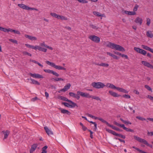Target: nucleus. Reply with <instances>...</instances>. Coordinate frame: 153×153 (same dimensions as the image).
Returning <instances> with one entry per match:
<instances>
[{
	"mask_svg": "<svg viewBox=\"0 0 153 153\" xmlns=\"http://www.w3.org/2000/svg\"><path fill=\"white\" fill-rule=\"evenodd\" d=\"M25 45L26 47L29 48H30L32 49H38V46L37 45L34 47L33 46L31 45L28 44H25Z\"/></svg>",
	"mask_w": 153,
	"mask_h": 153,
	"instance_id": "nucleus-25",
	"label": "nucleus"
},
{
	"mask_svg": "<svg viewBox=\"0 0 153 153\" xmlns=\"http://www.w3.org/2000/svg\"><path fill=\"white\" fill-rule=\"evenodd\" d=\"M91 98L93 99H95L97 101H101V99L98 97L92 95Z\"/></svg>",
	"mask_w": 153,
	"mask_h": 153,
	"instance_id": "nucleus-40",
	"label": "nucleus"
},
{
	"mask_svg": "<svg viewBox=\"0 0 153 153\" xmlns=\"http://www.w3.org/2000/svg\"><path fill=\"white\" fill-rule=\"evenodd\" d=\"M105 129L106 131L108 132V133H111L113 134V135L118 136L119 137H120L124 139L126 138V137L125 135H123L117 133L115 131L107 128H105Z\"/></svg>",
	"mask_w": 153,
	"mask_h": 153,
	"instance_id": "nucleus-4",
	"label": "nucleus"
},
{
	"mask_svg": "<svg viewBox=\"0 0 153 153\" xmlns=\"http://www.w3.org/2000/svg\"><path fill=\"white\" fill-rule=\"evenodd\" d=\"M146 35L148 37H150V38H152L153 37V34L151 31H147L146 32Z\"/></svg>",
	"mask_w": 153,
	"mask_h": 153,
	"instance_id": "nucleus-30",
	"label": "nucleus"
},
{
	"mask_svg": "<svg viewBox=\"0 0 153 153\" xmlns=\"http://www.w3.org/2000/svg\"><path fill=\"white\" fill-rule=\"evenodd\" d=\"M134 139L137 140L139 142L142 143L146 145L147 146L151 148H152V145L149 144L145 140L141 138L136 135H134Z\"/></svg>",
	"mask_w": 153,
	"mask_h": 153,
	"instance_id": "nucleus-2",
	"label": "nucleus"
},
{
	"mask_svg": "<svg viewBox=\"0 0 153 153\" xmlns=\"http://www.w3.org/2000/svg\"><path fill=\"white\" fill-rule=\"evenodd\" d=\"M142 19L139 17H137L134 20V22L136 23L139 24L140 25H141L142 24Z\"/></svg>",
	"mask_w": 153,
	"mask_h": 153,
	"instance_id": "nucleus-14",
	"label": "nucleus"
},
{
	"mask_svg": "<svg viewBox=\"0 0 153 153\" xmlns=\"http://www.w3.org/2000/svg\"><path fill=\"white\" fill-rule=\"evenodd\" d=\"M37 99H38V98L37 97H34L32 98L31 99V100L32 101H35L36 100H37Z\"/></svg>",
	"mask_w": 153,
	"mask_h": 153,
	"instance_id": "nucleus-63",
	"label": "nucleus"
},
{
	"mask_svg": "<svg viewBox=\"0 0 153 153\" xmlns=\"http://www.w3.org/2000/svg\"><path fill=\"white\" fill-rule=\"evenodd\" d=\"M69 102L72 104L71 105L70 104V107L71 108H74L75 107H78L76 103L73 102L71 100H70Z\"/></svg>",
	"mask_w": 153,
	"mask_h": 153,
	"instance_id": "nucleus-22",
	"label": "nucleus"
},
{
	"mask_svg": "<svg viewBox=\"0 0 153 153\" xmlns=\"http://www.w3.org/2000/svg\"><path fill=\"white\" fill-rule=\"evenodd\" d=\"M44 129L48 135L50 136L51 135H53V132L50 130L48 128L47 126H45L44 127Z\"/></svg>",
	"mask_w": 153,
	"mask_h": 153,
	"instance_id": "nucleus-16",
	"label": "nucleus"
},
{
	"mask_svg": "<svg viewBox=\"0 0 153 153\" xmlns=\"http://www.w3.org/2000/svg\"><path fill=\"white\" fill-rule=\"evenodd\" d=\"M140 51V53L142 54L143 55H145L147 53V52L146 51L142 49H141V51Z\"/></svg>",
	"mask_w": 153,
	"mask_h": 153,
	"instance_id": "nucleus-42",
	"label": "nucleus"
},
{
	"mask_svg": "<svg viewBox=\"0 0 153 153\" xmlns=\"http://www.w3.org/2000/svg\"><path fill=\"white\" fill-rule=\"evenodd\" d=\"M122 97L127 99H129L131 97L130 95L126 94L123 95Z\"/></svg>",
	"mask_w": 153,
	"mask_h": 153,
	"instance_id": "nucleus-51",
	"label": "nucleus"
},
{
	"mask_svg": "<svg viewBox=\"0 0 153 153\" xmlns=\"http://www.w3.org/2000/svg\"><path fill=\"white\" fill-rule=\"evenodd\" d=\"M30 80L31 81V83H32L33 84H38V82L37 81L32 78H30Z\"/></svg>",
	"mask_w": 153,
	"mask_h": 153,
	"instance_id": "nucleus-44",
	"label": "nucleus"
},
{
	"mask_svg": "<svg viewBox=\"0 0 153 153\" xmlns=\"http://www.w3.org/2000/svg\"><path fill=\"white\" fill-rule=\"evenodd\" d=\"M22 53L24 55H27L30 56H31V54L26 51H24Z\"/></svg>",
	"mask_w": 153,
	"mask_h": 153,
	"instance_id": "nucleus-53",
	"label": "nucleus"
},
{
	"mask_svg": "<svg viewBox=\"0 0 153 153\" xmlns=\"http://www.w3.org/2000/svg\"><path fill=\"white\" fill-rule=\"evenodd\" d=\"M9 40L11 42H12L13 43H15L16 44H18L17 41L16 40H15L14 39H9Z\"/></svg>",
	"mask_w": 153,
	"mask_h": 153,
	"instance_id": "nucleus-50",
	"label": "nucleus"
},
{
	"mask_svg": "<svg viewBox=\"0 0 153 153\" xmlns=\"http://www.w3.org/2000/svg\"><path fill=\"white\" fill-rule=\"evenodd\" d=\"M121 128H123V129L125 130L126 131L131 132H134V130L133 129H132L130 128H128L126 127L125 126V125L123 124H122V125Z\"/></svg>",
	"mask_w": 153,
	"mask_h": 153,
	"instance_id": "nucleus-18",
	"label": "nucleus"
},
{
	"mask_svg": "<svg viewBox=\"0 0 153 153\" xmlns=\"http://www.w3.org/2000/svg\"><path fill=\"white\" fill-rule=\"evenodd\" d=\"M136 14V12L133 11H129V15H134Z\"/></svg>",
	"mask_w": 153,
	"mask_h": 153,
	"instance_id": "nucleus-57",
	"label": "nucleus"
},
{
	"mask_svg": "<svg viewBox=\"0 0 153 153\" xmlns=\"http://www.w3.org/2000/svg\"><path fill=\"white\" fill-rule=\"evenodd\" d=\"M114 124H115V125H116V126H118L120 127L121 128L122 125V124H120L118 123H117V122L116 121H114Z\"/></svg>",
	"mask_w": 153,
	"mask_h": 153,
	"instance_id": "nucleus-55",
	"label": "nucleus"
},
{
	"mask_svg": "<svg viewBox=\"0 0 153 153\" xmlns=\"http://www.w3.org/2000/svg\"><path fill=\"white\" fill-rule=\"evenodd\" d=\"M18 6L20 7L25 10H28L29 7L22 4H19Z\"/></svg>",
	"mask_w": 153,
	"mask_h": 153,
	"instance_id": "nucleus-15",
	"label": "nucleus"
},
{
	"mask_svg": "<svg viewBox=\"0 0 153 153\" xmlns=\"http://www.w3.org/2000/svg\"><path fill=\"white\" fill-rule=\"evenodd\" d=\"M88 38L96 43H99L100 41V38L95 35H91L88 37Z\"/></svg>",
	"mask_w": 153,
	"mask_h": 153,
	"instance_id": "nucleus-5",
	"label": "nucleus"
},
{
	"mask_svg": "<svg viewBox=\"0 0 153 153\" xmlns=\"http://www.w3.org/2000/svg\"><path fill=\"white\" fill-rule=\"evenodd\" d=\"M91 85L93 87L98 89L102 88L105 86V85L100 82H93L91 83Z\"/></svg>",
	"mask_w": 153,
	"mask_h": 153,
	"instance_id": "nucleus-3",
	"label": "nucleus"
},
{
	"mask_svg": "<svg viewBox=\"0 0 153 153\" xmlns=\"http://www.w3.org/2000/svg\"><path fill=\"white\" fill-rule=\"evenodd\" d=\"M2 132L4 134V136L3 140H4L7 138L10 133V131L8 130H7L6 131H2Z\"/></svg>",
	"mask_w": 153,
	"mask_h": 153,
	"instance_id": "nucleus-11",
	"label": "nucleus"
},
{
	"mask_svg": "<svg viewBox=\"0 0 153 153\" xmlns=\"http://www.w3.org/2000/svg\"><path fill=\"white\" fill-rule=\"evenodd\" d=\"M95 64L96 65H99L102 66L103 67H108L109 66V64L107 63H95Z\"/></svg>",
	"mask_w": 153,
	"mask_h": 153,
	"instance_id": "nucleus-23",
	"label": "nucleus"
},
{
	"mask_svg": "<svg viewBox=\"0 0 153 153\" xmlns=\"http://www.w3.org/2000/svg\"><path fill=\"white\" fill-rule=\"evenodd\" d=\"M120 56L123 57V58H125L126 59H128V56L124 54H122L121 55H120Z\"/></svg>",
	"mask_w": 153,
	"mask_h": 153,
	"instance_id": "nucleus-58",
	"label": "nucleus"
},
{
	"mask_svg": "<svg viewBox=\"0 0 153 153\" xmlns=\"http://www.w3.org/2000/svg\"><path fill=\"white\" fill-rule=\"evenodd\" d=\"M44 71L46 73L53 74V75L57 77L59 76V74H58L52 70H51L49 69H44Z\"/></svg>",
	"mask_w": 153,
	"mask_h": 153,
	"instance_id": "nucleus-6",
	"label": "nucleus"
},
{
	"mask_svg": "<svg viewBox=\"0 0 153 153\" xmlns=\"http://www.w3.org/2000/svg\"><path fill=\"white\" fill-rule=\"evenodd\" d=\"M145 87L149 91H152V88H151L147 85H145Z\"/></svg>",
	"mask_w": 153,
	"mask_h": 153,
	"instance_id": "nucleus-54",
	"label": "nucleus"
},
{
	"mask_svg": "<svg viewBox=\"0 0 153 153\" xmlns=\"http://www.w3.org/2000/svg\"><path fill=\"white\" fill-rule=\"evenodd\" d=\"M142 48L149 51L151 48L149 47L148 46L144 45H142Z\"/></svg>",
	"mask_w": 153,
	"mask_h": 153,
	"instance_id": "nucleus-37",
	"label": "nucleus"
},
{
	"mask_svg": "<svg viewBox=\"0 0 153 153\" xmlns=\"http://www.w3.org/2000/svg\"><path fill=\"white\" fill-rule=\"evenodd\" d=\"M40 45L41 46H42L44 47H45V48H46L47 46V45H45V42H43V43H41V44H40Z\"/></svg>",
	"mask_w": 153,
	"mask_h": 153,
	"instance_id": "nucleus-61",
	"label": "nucleus"
},
{
	"mask_svg": "<svg viewBox=\"0 0 153 153\" xmlns=\"http://www.w3.org/2000/svg\"><path fill=\"white\" fill-rule=\"evenodd\" d=\"M58 19H61L62 20H66L68 19L67 17H65L63 16H61L60 15H59V16Z\"/></svg>",
	"mask_w": 153,
	"mask_h": 153,
	"instance_id": "nucleus-35",
	"label": "nucleus"
},
{
	"mask_svg": "<svg viewBox=\"0 0 153 153\" xmlns=\"http://www.w3.org/2000/svg\"><path fill=\"white\" fill-rule=\"evenodd\" d=\"M106 125L108 126L111 128L113 129L116 130L117 131H122L123 130L120 129V128L117 127L112 125H111L110 124L107 122L106 123Z\"/></svg>",
	"mask_w": 153,
	"mask_h": 153,
	"instance_id": "nucleus-9",
	"label": "nucleus"
},
{
	"mask_svg": "<svg viewBox=\"0 0 153 153\" xmlns=\"http://www.w3.org/2000/svg\"><path fill=\"white\" fill-rule=\"evenodd\" d=\"M46 63L50 65H51V66L53 67L54 66V65H55V63H53V62H51L49 61H46Z\"/></svg>",
	"mask_w": 153,
	"mask_h": 153,
	"instance_id": "nucleus-39",
	"label": "nucleus"
},
{
	"mask_svg": "<svg viewBox=\"0 0 153 153\" xmlns=\"http://www.w3.org/2000/svg\"><path fill=\"white\" fill-rule=\"evenodd\" d=\"M92 117H93L92 118L94 119L95 120H98L100 121L103 123H105L106 124V123H107V122L106 121L104 120V119H103L102 118H101L96 117L94 116H93Z\"/></svg>",
	"mask_w": 153,
	"mask_h": 153,
	"instance_id": "nucleus-17",
	"label": "nucleus"
},
{
	"mask_svg": "<svg viewBox=\"0 0 153 153\" xmlns=\"http://www.w3.org/2000/svg\"><path fill=\"white\" fill-rule=\"evenodd\" d=\"M139 6L137 4H136L135 7L133 8V10L134 12H135L137 11L138 8L139 7Z\"/></svg>",
	"mask_w": 153,
	"mask_h": 153,
	"instance_id": "nucleus-47",
	"label": "nucleus"
},
{
	"mask_svg": "<svg viewBox=\"0 0 153 153\" xmlns=\"http://www.w3.org/2000/svg\"><path fill=\"white\" fill-rule=\"evenodd\" d=\"M58 109L61 111V112L62 113L66 114L68 115H70L71 114V113L68 110L63 109L60 108H59Z\"/></svg>",
	"mask_w": 153,
	"mask_h": 153,
	"instance_id": "nucleus-13",
	"label": "nucleus"
},
{
	"mask_svg": "<svg viewBox=\"0 0 153 153\" xmlns=\"http://www.w3.org/2000/svg\"><path fill=\"white\" fill-rule=\"evenodd\" d=\"M47 49L46 48L39 46V51H42L46 52L47 51Z\"/></svg>",
	"mask_w": 153,
	"mask_h": 153,
	"instance_id": "nucleus-36",
	"label": "nucleus"
},
{
	"mask_svg": "<svg viewBox=\"0 0 153 153\" xmlns=\"http://www.w3.org/2000/svg\"><path fill=\"white\" fill-rule=\"evenodd\" d=\"M50 15L58 19L59 15L55 13H51Z\"/></svg>",
	"mask_w": 153,
	"mask_h": 153,
	"instance_id": "nucleus-38",
	"label": "nucleus"
},
{
	"mask_svg": "<svg viewBox=\"0 0 153 153\" xmlns=\"http://www.w3.org/2000/svg\"><path fill=\"white\" fill-rule=\"evenodd\" d=\"M59 99L65 101L69 102L70 100H68L67 98L62 96H60L59 98Z\"/></svg>",
	"mask_w": 153,
	"mask_h": 153,
	"instance_id": "nucleus-27",
	"label": "nucleus"
},
{
	"mask_svg": "<svg viewBox=\"0 0 153 153\" xmlns=\"http://www.w3.org/2000/svg\"><path fill=\"white\" fill-rule=\"evenodd\" d=\"M108 92L111 96L114 97H119L121 96V95L118 94L112 91H109Z\"/></svg>",
	"mask_w": 153,
	"mask_h": 153,
	"instance_id": "nucleus-12",
	"label": "nucleus"
},
{
	"mask_svg": "<svg viewBox=\"0 0 153 153\" xmlns=\"http://www.w3.org/2000/svg\"><path fill=\"white\" fill-rule=\"evenodd\" d=\"M13 33H16V34H19V35L20 34V32L19 31L17 30H14Z\"/></svg>",
	"mask_w": 153,
	"mask_h": 153,
	"instance_id": "nucleus-59",
	"label": "nucleus"
},
{
	"mask_svg": "<svg viewBox=\"0 0 153 153\" xmlns=\"http://www.w3.org/2000/svg\"><path fill=\"white\" fill-rule=\"evenodd\" d=\"M107 46L113 49H115L116 50L123 52H124L125 51V49L123 47L119 45L112 43L110 42H108V43L107 44Z\"/></svg>",
	"mask_w": 153,
	"mask_h": 153,
	"instance_id": "nucleus-1",
	"label": "nucleus"
},
{
	"mask_svg": "<svg viewBox=\"0 0 153 153\" xmlns=\"http://www.w3.org/2000/svg\"><path fill=\"white\" fill-rule=\"evenodd\" d=\"M147 134H148V135H149V136H153V131L150 132H148L147 133Z\"/></svg>",
	"mask_w": 153,
	"mask_h": 153,
	"instance_id": "nucleus-62",
	"label": "nucleus"
},
{
	"mask_svg": "<svg viewBox=\"0 0 153 153\" xmlns=\"http://www.w3.org/2000/svg\"><path fill=\"white\" fill-rule=\"evenodd\" d=\"M148 98H149L151 101H153V97L151 95H148Z\"/></svg>",
	"mask_w": 153,
	"mask_h": 153,
	"instance_id": "nucleus-64",
	"label": "nucleus"
},
{
	"mask_svg": "<svg viewBox=\"0 0 153 153\" xmlns=\"http://www.w3.org/2000/svg\"><path fill=\"white\" fill-rule=\"evenodd\" d=\"M90 27H92L93 29L97 30L98 29L99 27H97L96 26L92 25L91 24L89 25Z\"/></svg>",
	"mask_w": 153,
	"mask_h": 153,
	"instance_id": "nucleus-43",
	"label": "nucleus"
},
{
	"mask_svg": "<svg viewBox=\"0 0 153 153\" xmlns=\"http://www.w3.org/2000/svg\"><path fill=\"white\" fill-rule=\"evenodd\" d=\"M25 36L26 38H28L31 41L35 40L37 39V38L35 37L29 36L26 34H25Z\"/></svg>",
	"mask_w": 153,
	"mask_h": 153,
	"instance_id": "nucleus-19",
	"label": "nucleus"
},
{
	"mask_svg": "<svg viewBox=\"0 0 153 153\" xmlns=\"http://www.w3.org/2000/svg\"><path fill=\"white\" fill-rule=\"evenodd\" d=\"M52 80H54L55 82L59 81H63L64 79L62 78H53L52 79Z\"/></svg>",
	"mask_w": 153,
	"mask_h": 153,
	"instance_id": "nucleus-33",
	"label": "nucleus"
},
{
	"mask_svg": "<svg viewBox=\"0 0 153 153\" xmlns=\"http://www.w3.org/2000/svg\"><path fill=\"white\" fill-rule=\"evenodd\" d=\"M29 75L33 78H38V74H33L31 73H30Z\"/></svg>",
	"mask_w": 153,
	"mask_h": 153,
	"instance_id": "nucleus-32",
	"label": "nucleus"
},
{
	"mask_svg": "<svg viewBox=\"0 0 153 153\" xmlns=\"http://www.w3.org/2000/svg\"><path fill=\"white\" fill-rule=\"evenodd\" d=\"M134 49L135 51L139 53H140L141 51V49L137 47H134Z\"/></svg>",
	"mask_w": 153,
	"mask_h": 153,
	"instance_id": "nucleus-48",
	"label": "nucleus"
},
{
	"mask_svg": "<svg viewBox=\"0 0 153 153\" xmlns=\"http://www.w3.org/2000/svg\"><path fill=\"white\" fill-rule=\"evenodd\" d=\"M53 67L56 69L59 70H66V69L65 68L60 66L56 65L55 64Z\"/></svg>",
	"mask_w": 153,
	"mask_h": 153,
	"instance_id": "nucleus-24",
	"label": "nucleus"
},
{
	"mask_svg": "<svg viewBox=\"0 0 153 153\" xmlns=\"http://www.w3.org/2000/svg\"><path fill=\"white\" fill-rule=\"evenodd\" d=\"M150 19L149 18H146V25L147 26H149L150 24Z\"/></svg>",
	"mask_w": 153,
	"mask_h": 153,
	"instance_id": "nucleus-46",
	"label": "nucleus"
},
{
	"mask_svg": "<svg viewBox=\"0 0 153 153\" xmlns=\"http://www.w3.org/2000/svg\"><path fill=\"white\" fill-rule=\"evenodd\" d=\"M62 104L64 105L65 106L69 107H70V104L69 103L66 102H62Z\"/></svg>",
	"mask_w": 153,
	"mask_h": 153,
	"instance_id": "nucleus-41",
	"label": "nucleus"
},
{
	"mask_svg": "<svg viewBox=\"0 0 153 153\" xmlns=\"http://www.w3.org/2000/svg\"><path fill=\"white\" fill-rule=\"evenodd\" d=\"M118 88V90L120 92H122L126 94H128V91H127L122 88L119 87V88Z\"/></svg>",
	"mask_w": 153,
	"mask_h": 153,
	"instance_id": "nucleus-26",
	"label": "nucleus"
},
{
	"mask_svg": "<svg viewBox=\"0 0 153 153\" xmlns=\"http://www.w3.org/2000/svg\"><path fill=\"white\" fill-rule=\"evenodd\" d=\"M107 86L108 87L111 88L112 89H116L118 90V88L119 87H117L115 86V85L112 84L111 83H108L107 85Z\"/></svg>",
	"mask_w": 153,
	"mask_h": 153,
	"instance_id": "nucleus-21",
	"label": "nucleus"
},
{
	"mask_svg": "<svg viewBox=\"0 0 153 153\" xmlns=\"http://www.w3.org/2000/svg\"><path fill=\"white\" fill-rule=\"evenodd\" d=\"M120 120L123 123L125 124H126L127 125H128V124H131V123L130 122V121H126L123 120L121 118H120Z\"/></svg>",
	"mask_w": 153,
	"mask_h": 153,
	"instance_id": "nucleus-28",
	"label": "nucleus"
},
{
	"mask_svg": "<svg viewBox=\"0 0 153 153\" xmlns=\"http://www.w3.org/2000/svg\"><path fill=\"white\" fill-rule=\"evenodd\" d=\"M79 2L82 3H87L88 2V1L85 0H77Z\"/></svg>",
	"mask_w": 153,
	"mask_h": 153,
	"instance_id": "nucleus-45",
	"label": "nucleus"
},
{
	"mask_svg": "<svg viewBox=\"0 0 153 153\" xmlns=\"http://www.w3.org/2000/svg\"><path fill=\"white\" fill-rule=\"evenodd\" d=\"M136 118L137 119L141 121H144L146 120L145 118L139 116L137 117Z\"/></svg>",
	"mask_w": 153,
	"mask_h": 153,
	"instance_id": "nucleus-49",
	"label": "nucleus"
},
{
	"mask_svg": "<svg viewBox=\"0 0 153 153\" xmlns=\"http://www.w3.org/2000/svg\"><path fill=\"white\" fill-rule=\"evenodd\" d=\"M37 146V144H34L32 146L31 149L30 150V153H32L36 149Z\"/></svg>",
	"mask_w": 153,
	"mask_h": 153,
	"instance_id": "nucleus-20",
	"label": "nucleus"
},
{
	"mask_svg": "<svg viewBox=\"0 0 153 153\" xmlns=\"http://www.w3.org/2000/svg\"><path fill=\"white\" fill-rule=\"evenodd\" d=\"M69 95L71 97H72L76 99L77 100H79L80 98V96L78 95V93L76 94L73 92H70Z\"/></svg>",
	"mask_w": 153,
	"mask_h": 153,
	"instance_id": "nucleus-10",
	"label": "nucleus"
},
{
	"mask_svg": "<svg viewBox=\"0 0 153 153\" xmlns=\"http://www.w3.org/2000/svg\"><path fill=\"white\" fill-rule=\"evenodd\" d=\"M48 147L47 146H45L43 147L42 149V152L41 153H47V151L46 150L47 149Z\"/></svg>",
	"mask_w": 153,
	"mask_h": 153,
	"instance_id": "nucleus-34",
	"label": "nucleus"
},
{
	"mask_svg": "<svg viewBox=\"0 0 153 153\" xmlns=\"http://www.w3.org/2000/svg\"><path fill=\"white\" fill-rule=\"evenodd\" d=\"M92 95H90L88 93H85V97L90 98H92Z\"/></svg>",
	"mask_w": 153,
	"mask_h": 153,
	"instance_id": "nucleus-52",
	"label": "nucleus"
},
{
	"mask_svg": "<svg viewBox=\"0 0 153 153\" xmlns=\"http://www.w3.org/2000/svg\"><path fill=\"white\" fill-rule=\"evenodd\" d=\"M77 93H78V95L79 96V95H80L82 97H85V93L78 91L77 92Z\"/></svg>",
	"mask_w": 153,
	"mask_h": 153,
	"instance_id": "nucleus-31",
	"label": "nucleus"
},
{
	"mask_svg": "<svg viewBox=\"0 0 153 153\" xmlns=\"http://www.w3.org/2000/svg\"><path fill=\"white\" fill-rule=\"evenodd\" d=\"M71 86V84L70 83H68L63 88L61 89L59 91V92L60 93L61 91L65 92L70 88Z\"/></svg>",
	"mask_w": 153,
	"mask_h": 153,
	"instance_id": "nucleus-8",
	"label": "nucleus"
},
{
	"mask_svg": "<svg viewBox=\"0 0 153 153\" xmlns=\"http://www.w3.org/2000/svg\"><path fill=\"white\" fill-rule=\"evenodd\" d=\"M93 13L94 15L98 17H102L103 16V14H101L99 12L94 11Z\"/></svg>",
	"mask_w": 153,
	"mask_h": 153,
	"instance_id": "nucleus-29",
	"label": "nucleus"
},
{
	"mask_svg": "<svg viewBox=\"0 0 153 153\" xmlns=\"http://www.w3.org/2000/svg\"><path fill=\"white\" fill-rule=\"evenodd\" d=\"M142 64L144 66L151 69H153V65H151L149 63L144 61H142Z\"/></svg>",
	"mask_w": 153,
	"mask_h": 153,
	"instance_id": "nucleus-7",
	"label": "nucleus"
},
{
	"mask_svg": "<svg viewBox=\"0 0 153 153\" xmlns=\"http://www.w3.org/2000/svg\"><path fill=\"white\" fill-rule=\"evenodd\" d=\"M115 139H116V140H118L120 142H122L124 143H125V141L124 140H122V139H120V138H117V137H115Z\"/></svg>",
	"mask_w": 153,
	"mask_h": 153,
	"instance_id": "nucleus-56",
	"label": "nucleus"
},
{
	"mask_svg": "<svg viewBox=\"0 0 153 153\" xmlns=\"http://www.w3.org/2000/svg\"><path fill=\"white\" fill-rule=\"evenodd\" d=\"M112 57L116 59H119V57L113 54V55L112 56Z\"/></svg>",
	"mask_w": 153,
	"mask_h": 153,
	"instance_id": "nucleus-60",
	"label": "nucleus"
}]
</instances>
